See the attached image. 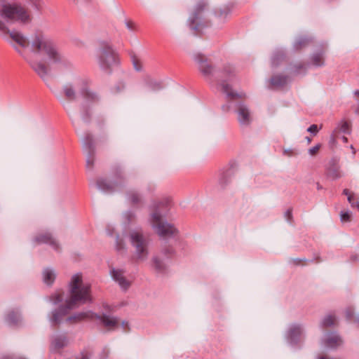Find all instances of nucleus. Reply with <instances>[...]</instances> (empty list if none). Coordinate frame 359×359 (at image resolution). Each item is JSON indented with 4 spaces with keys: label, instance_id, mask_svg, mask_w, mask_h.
Masks as SVG:
<instances>
[{
    "label": "nucleus",
    "instance_id": "obj_1",
    "mask_svg": "<svg viewBox=\"0 0 359 359\" xmlns=\"http://www.w3.org/2000/svg\"><path fill=\"white\" fill-rule=\"evenodd\" d=\"M0 32L6 39L23 56L24 59L29 65L33 71L43 80L47 79L50 72V65L44 60H39V56L44 55L48 61L53 64L70 65V62L60 51L56 43L50 38L41 32H36L34 34L31 41V49L32 55H22L20 48L28 46L27 39L20 32L11 31L5 22L0 20Z\"/></svg>",
    "mask_w": 359,
    "mask_h": 359
},
{
    "label": "nucleus",
    "instance_id": "obj_2",
    "mask_svg": "<svg viewBox=\"0 0 359 359\" xmlns=\"http://www.w3.org/2000/svg\"><path fill=\"white\" fill-rule=\"evenodd\" d=\"M69 299L64 305L53 310L50 315V321L53 327L58 326L69 312L81 304L90 303L93 301L90 285L83 283L81 273L74 274L69 283Z\"/></svg>",
    "mask_w": 359,
    "mask_h": 359
},
{
    "label": "nucleus",
    "instance_id": "obj_3",
    "mask_svg": "<svg viewBox=\"0 0 359 359\" xmlns=\"http://www.w3.org/2000/svg\"><path fill=\"white\" fill-rule=\"evenodd\" d=\"M27 4H4L0 9V16L7 22H20L27 24L32 21V15L28 6H31L36 12L42 9L41 0H26Z\"/></svg>",
    "mask_w": 359,
    "mask_h": 359
},
{
    "label": "nucleus",
    "instance_id": "obj_4",
    "mask_svg": "<svg viewBox=\"0 0 359 359\" xmlns=\"http://www.w3.org/2000/svg\"><path fill=\"white\" fill-rule=\"evenodd\" d=\"M171 201L165 198L159 202L156 207L154 212L151 214V224L158 235L163 238L175 237L178 233L177 229L172 224L163 221L161 208L168 210Z\"/></svg>",
    "mask_w": 359,
    "mask_h": 359
},
{
    "label": "nucleus",
    "instance_id": "obj_5",
    "mask_svg": "<svg viewBox=\"0 0 359 359\" xmlns=\"http://www.w3.org/2000/svg\"><path fill=\"white\" fill-rule=\"evenodd\" d=\"M210 4L208 0H196L189 11L188 25L195 32L210 24L208 18Z\"/></svg>",
    "mask_w": 359,
    "mask_h": 359
},
{
    "label": "nucleus",
    "instance_id": "obj_6",
    "mask_svg": "<svg viewBox=\"0 0 359 359\" xmlns=\"http://www.w3.org/2000/svg\"><path fill=\"white\" fill-rule=\"evenodd\" d=\"M130 239L132 245L135 248V262L144 261L149 255V237L142 231L136 230L130 232Z\"/></svg>",
    "mask_w": 359,
    "mask_h": 359
},
{
    "label": "nucleus",
    "instance_id": "obj_7",
    "mask_svg": "<svg viewBox=\"0 0 359 359\" xmlns=\"http://www.w3.org/2000/svg\"><path fill=\"white\" fill-rule=\"evenodd\" d=\"M113 181L107 182L104 179H99L97 181V187L101 191L106 193H111L116 187H123L126 176L123 168L120 165H116L112 168Z\"/></svg>",
    "mask_w": 359,
    "mask_h": 359
},
{
    "label": "nucleus",
    "instance_id": "obj_8",
    "mask_svg": "<svg viewBox=\"0 0 359 359\" xmlns=\"http://www.w3.org/2000/svg\"><path fill=\"white\" fill-rule=\"evenodd\" d=\"M98 63L101 69L109 71L118 63V56L109 43L102 41L97 55Z\"/></svg>",
    "mask_w": 359,
    "mask_h": 359
},
{
    "label": "nucleus",
    "instance_id": "obj_9",
    "mask_svg": "<svg viewBox=\"0 0 359 359\" xmlns=\"http://www.w3.org/2000/svg\"><path fill=\"white\" fill-rule=\"evenodd\" d=\"M222 77L224 79H222L221 83H218V86L221 88V90L226 95L228 99L235 100L245 97L243 93H238L233 92L230 85L227 83L228 81H233L236 79V71L231 65H227L224 66Z\"/></svg>",
    "mask_w": 359,
    "mask_h": 359
},
{
    "label": "nucleus",
    "instance_id": "obj_10",
    "mask_svg": "<svg viewBox=\"0 0 359 359\" xmlns=\"http://www.w3.org/2000/svg\"><path fill=\"white\" fill-rule=\"evenodd\" d=\"M194 60L203 76L210 83L212 82L215 67L208 58L203 54L197 53L194 55Z\"/></svg>",
    "mask_w": 359,
    "mask_h": 359
},
{
    "label": "nucleus",
    "instance_id": "obj_11",
    "mask_svg": "<svg viewBox=\"0 0 359 359\" xmlns=\"http://www.w3.org/2000/svg\"><path fill=\"white\" fill-rule=\"evenodd\" d=\"M76 87L79 89L81 96L89 102H95L99 100L97 94L89 88V81L81 79L76 81Z\"/></svg>",
    "mask_w": 359,
    "mask_h": 359
},
{
    "label": "nucleus",
    "instance_id": "obj_12",
    "mask_svg": "<svg viewBox=\"0 0 359 359\" xmlns=\"http://www.w3.org/2000/svg\"><path fill=\"white\" fill-rule=\"evenodd\" d=\"M83 148L88 154L86 159V167L88 169H92L94 165L95 160V145L94 140L92 135L86 133L83 138Z\"/></svg>",
    "mask_w": 359,
    "mask_h": 359
},
{
    "label": "nucleus",
    "instance_id": "obj_13",
    "mask_svg": "<svg viewBox=\"0 0 359 359\" xmlns=\"http://www.w3.org/2000/svg\"><path fill=\"white\" fill-rule=\"evenodd\" d=\"M34 241L38 244H48L55 251H59L60 249L57 241L48 232L38 234L35 236Z\"/></svg>",
    "mask_w": 359,
    "mask_h": 359
},
{
    "label": "nucleus",
    "instance_id": "obj_14",
    "mask_svg": "<svg viewBox=\"0 0 359 359\" xmlns=\"http://www.w3.org/2000/svg\"><path fill=\"white\" fill-rule=\"evenodd\" d=\"M110 272L113 279L118 283L123 290H126L130 286V282L124 276L125 271L123 270L111 268Z\"/></svg>",
    "mask_w": 359,
    "mask_h": 359
},
{
    "label": "nucleus",
    "instance_id": "obj_15",
    "mask_svg": "<svg viewBox=\"0 0 359 359\" xmlns=\"http://www.w3.org/2000/svg\"><path fill=\"white\" fill-rule=\"evenodd\" d=\"M326 175L328 177L332 180H337L341 177L342 174L340 170V165L338 160L333 158L329 162L326 169Z\"/></svg>",
    "mask_w": 359,
    "mask_h": 359
},
{
    "label": "nucleus",
    "instance_id": "obj_16",
    "mask_svg": "<svg viewBox=\"0 0 359 359\" xmlns=\"http://www.w3.org/2000/svg\"><path fill=\"white\" fill-rule=\"evenodd\" d=\"M94 318L100 320L102 324L109 330H112L118 326V320L115 317H110L106 314L99 316L94 313Z\"/></svg>",
    "mask_w": 359,
    "mask_h": 359
},
{
    "label": "nucleus",
    "instance_id": "obj_17",
    "mask_svg": "<svg viewBox=\"0 0 359 359\" xmlns=\"http://www.w3.org/2000/svg\"><path fill=\"white\" fill-rule=\"evenodd\" d=\"M238 120L241 125L248 126L251 122L250 113L246 105L240 104L237 110Z\"/></svg>",
    "mask_w": 359,
    "mask_h": 359
},
{
    "label": "nucleus",
    "instance_id": "obj_18",
    "mask_svg": "<svg viewBox=\"0 0 359 359\" xmlns=\"http://www.w3.org/2000/svg\"><path fill=\"white\" fill-rule=\"evenodd\" d=\"M288 79V76L285 75H274L269 80V87L270 88H283L287 84Z\"/></svg>",
    "mask_w": 359,
    "mask_h": 359
},
{
    "label": "nucleus",
    "instance_id": "obj_19",
    "mask_svg": "<svg viewBox=\"0 0 359 359\" xmlns=\"http://www.w3.org/2000/svg\"><path fill=\"white\" fill-rule=\"evenodd\" d=\"M68 339L66 334L55 336L51 341V350L58 351L67 345Z\"/></svg>",
    "mask_w": 359,
    "mask_h": 359
},
{
    "label": "nucleus",
    "instance_id": "obj_20",
    "mask_svg": "<svg viewBox=\"0 0 359 359\" xmlns=\"http://www.w3.org/2000/svg\"><path fill=\"white\" fill-rule=\"evenodd\" d=\"M94 318V313L91 311L80 312L70 316L66 318V321L70 324L76 323L86 319Z\"/></svg>",
    "mask_w": 359,
    "mask_h": 359
},
{
    "label": "nucleus",
    "instance_id": "obj_21",
    "mask_svg": "<svg viewBox=\"0 0 359 359\" xmlns=\"http://www.w3.org/2000/svg\"><path fill=\"white\" fill-rule=\"evenodd\" d=\"M324 344L326 347L335 348L342 344V340L338 334L330 333L324 339Z\"/></svg>",
    "mask_w": 359,
    "mask_h": 359
},
{
    "label": "nucleus",
    "instance_id": "obj_22",
    "mask_svg": "<svg viewBox=\"0 0 359 359\" xmlns=\"http://www.w3.org/2000/svg\"><path fill=\"white\" fill-rule=\"evenodd\" d=\"M302 333V329L299 325H292L287 332V338L290 343L296 344L299 341Z\"/></svg>",
    "mask_w": 359,
    "mask_h": 359
},
{
    "label": "nucleus",
    "instance_id": "obj_23",
    "mask_svg": "<svg viewBox=\"0 0 359 359\" xmlns=\"http://www.w3.org/2000/svg\"><path fill=\"white\" fill-rule=\"evenodd\" d=\"M151 266L158 273H165L166 272V265L158 255H154L151 259Z\"/></svg>",
    "mask_w": 359,
    "mask_h": 359
},
{
    "label": "nucleus",
    "instance_id": "obj_24",
    "mask_svg": "<svg viewBox=\"0 0 359 359\" xmlns=\"http://www.w3.org/2000/svg\"><path fill=\"white\" fill-rule=\"evenodd\" d=\"M230 13L231 8L228 6L217 9L215 11V15L217 19L218 22H223L226 20V18L230 15Z\"/></svg>",
    "mask_w": 359,
    "mask_h": 359
},
{
    "label": "nucleus",
    "instance_id": "obj_25",
    "mask_svg": "<svg viewBox=\"0 0 359 359\" xmlns=\"http://www.w3.org/2000/svg\"><path fill=\"white\" fill-rule=\"evenodd\" d=\"M325 51L315 53L311 57V63L316 67H322L325 65Z\"/></svg>",
    "mask_w": 359,
    "mask_h": 359
},
{
    "label": "nucleus",
    "instance_id": "obj_26",
    "mask_svg": "<svg viewBox=\"0 0 359 359\" xmlns=\"http://www.w3.org/2000/svg\"><path fill=\"white\" fill-rule=\"evenodd\" d=\"M63 93L69 101L75 100L76 98V93L75 88L72 84H67L63 87Z\"/></svg>",
    "mask_w": 359,
    "mask_h": 359
},
{
    "label": "nucleus",
    "instance_id": "obj_27",
    "mask_svg": "<svg viewBox=\"0 0 359 359\" xmlns=\"http://www.w3.org/2000/svg\"><path fill=\"white\" fill-rule=\"evenodd\" d=\"M43 282L46 285H50L55 281V274L54 273V272L52 270H50L49 269H46L43 272Z\"/></svg>",
    "mask_w": 359,
    "mask_h": 359
},
{
    "label": "nucleus",
    "instance_id": "obj_28",
    "mask_svg": "<svg viewBox=\"0 0 359 359\" xmlns=\"http://www.w3.org/2000/svg\"><path fill=\"white\" fill-rule=\"evenodd\" d=\"M6 320L7 323L10 325H18V323L20 320V316L18 312L11 311L8 312V313L7 314Z\"/></svg>",
    "mask_w": 359,
    "mask_h": 359
},
{
    "label": "nucleus",
    "instance_id": "obj_29",
    "mask_svg": "<svg viewBox=\"0 0 359 359\" xmlns=\"http://www.w3.org/2000/svg\"><path fill=\"white\" fill-rule=\"evenodd\" d=\"M311 43V39L307 37H300L294 43L295 50H299L307 46Z\"/></svg>",
    "mask_w": 359,
    "mask_h": 359
},
{
    "label": "nucleus",
    "instance_id": "obj_30",
    "mask_svg": "<svg viewBox=\"0 0 359 359\" xmlns=\"http://www.w3.org/2000/svg\"><path fill=\"white\" fill-rule=\"evenodd\" d=\"M128 196L130 202L134 205H138L142 203L141 196L137 191H129Z\"/></svg>",
    "mask_w": 359,
    "mask_h": 359
},
{
    "label": "nucleus",
    "instance_id": "obj_31",
    "mask_svg": "<svg viewBox=\"0 0 359 359\" xmlns=\"http://www.w3.org/2000/svg\"><path fill=\"white\" fill-rule=\"evenodd\" d=\"M336 323V318L334 315L329 314L326 316L322 323L321 326L322 327H332L335 325Z\"/></svg>",
    "mask_w": 359,
    "mask_h": 359
},
{
    "label": "nucleus",
    "instance_id": "obj_32",
    "mask_svg": "<svg viewBox=\"0 0 359 359\" xmlns=\"http://www.w3.org/2000/svg\"><path fill=\"white\" fill-rule=\"evenodd\" d=\"M64 292L62 291H57L49 297V300L53 304H57L63 301Z\"/></svg>",
    "mask_w": 359,
    "mask_h": 359
},
{
    "label": "nucleus",
    "instance_id": "obj_33",
    "mask_svg": "<svg viewBox=\"0 0 359 359\" xmlns=\"http://www.w3.org/2000/svg\"><path fill=\"white\" fill-rule=\"evenodd\" d=\"M284 59V55L281 52L275 53L271 59V65L273 67H277L280 61Z\"/></svg>",
    "mask_w": 359,
    "mask_h": 359
},
{
    "label": "nucleus",
    "instance_id": "obj_34",
    "mask_svg": "<svg viewBox=\"0 0 359 359\" xmlns=\"http://www.w3.org/2000/svg\"><path fill=\"white\" fill-rule=\"evenodd\" d=\"M131 60L133 64L134 68L137 71H140L142 69V65L139 57L135 54L131 55Z\"/></svg>",
    "mask_w": 359,
    "mask_h": 359
},
{
    "label": "nucleus",
    "instance_id": "obj_35",
    "mask_svg": "<svg viewBox=\"0 0 359 359\" xmlns=\"http://www.w3.org/2000/svg\"><path fill=\"white\" fill-rule=\"evenodd\" d=\"M148 86L151 90H158L163 88V84L161 81L152 80L148 83Z\"/></svg>",
    "mask_w": 359,
    "mask_h": 359
},
{
    "label": "nucleus",
    "instance_id": "obj_36",
    "mask_svg": "<svg viewBox=\"0 0 359 359\" xmlns=\"http://www.w3.org/2000/svg\"><path fill=\"white\" fill-rule=\"evenodd\" d=\"M161 253L166 258H171L175 255V250L172 247L168 246L163 249Z\"/></svg>",
    "mask_w": 359,
    "mask_h": 359
},
{
    "label": "nucleus",
    "instance_id": "obj_37",
    "mask_svg": "<svg viewBox=\"0 0 359 359\" xmlns=\"http://www.w3.org/2000/svg\"><path fill=\"white\" fill-rule=\"evenodd\" d=\"M125 249V245L123 239L120 238L118 236L116 239V250L118 252H121Z\"/></svg>",
    "mask_w": 359,
    "mask_h": 359
},
{
    "label": "nucleus",
    "instance_id": "obj_38",
    "mask_svg": "<svg viewBox=\"0 0 359 359\" xmlns=\"http://www.w3.org/2000/svg\"><path fill=\"white\" fill-rule=\"evenodd\" d=\"M348 201L353 208H357L359 210V201L355 196H349Z\"/></svg>",
    "mask_w": 359,
    "mask_h": 359
},
{
    "label": "nucleus",
    "instance_id": "obj_39",
    "mask_svg": "<svg viewBox=\"0 0 359 359\" xmlns=\"http://www.w3.org/2000/svg\"><path fill=\"white\" fill-rule=\"evenodd\" d=\"M126 87V85L124 82L119 81L118 82L116 86L112 88V92L114 93H118L121 92Z\"/></svg>",
    "mask_w": 359,
    "mask_h": 359
},
{
    "label": "nucleus",
    "instance_id": "obj_40",
    "mask_svg": "<svg viewBox=\"0 0 359 359\" xmlns=\"http://www.w3.org/2000/svg\"><path fill=\"white\" fill-rule=\"evenodd\" d=\"M340 216L342 222H347L351 220V213L348 211L341 212Z\"/></svg>",
    "mask_w": 359,
    "mask_h": 359
},
{
    "label": "nucleus",
    "instance_id": "obj_41",
    "mask_svg": "<svg viewBox=\"0 0 359 359\" xmlns=\"http://www.w3.org/2000/svg\"><path fill=\"white\" fill-rule=\"evenodd\" d=\"M341 130L344 133L349 134L350 133V124L347 121H344L341 125Z\"/></svg>",
    "mask_w": 359,
    "mask_h": 359
},
{
    "label": "nucleus",
    "instance_id": "obj_42",
    "mask_svg": "<svg viewBox=\"0 0 359 359\" xmlns=\"http://www.w3.org/2000/svg\"><path fill=\"white\" fill-rule=\"evenodd\" d=\"M319 128L317 125L312 124L307 128V131L313 135H316L318 133Z\"/></svg>",
    "mask_w": 359,
    "mask_h": 359
},
{
    "label": "nucleus",
    "instance_id": "obj_43",
    "mask_svg": "<svg viewBox=\"0 0 359 359\" xmlns=\"http://www.w3.org/2000/svg\"><path fill=\"white\" fill-rule=\"evenodd\" d=\"M126 25L129 30H131V31L137 30V26H136L135 23L131 20H127L126 22Z\"/></svg>",
    "mask_w": 359,
    "mask_h": 359
},
{
    "label": "nucleus",
    "instance_id": "obj_44",
    "mask_svg": "<svg viewBox=\"0 0 359 359\" xmlns=\"http://www.w3.org/2000/svg\"><path fill=\"white\" fill-rule=\"evenodd\" d=\"M320 147H321V144H316V146L313 147L312 148L309 149V154L311 156L316 155L318 152Z\"/></svg>",
    "mask_w": 359,
    "mask_h": 359
},
{
    "label": "nucleus",
    "instance_id": "obj_45",
    "mask_svg": "<svg viewBox=\"0 0 359 359\" xmlns=\"http://www.w3.org/2000/svg\"><path fill=\"white\" fill-rule=\"evenodd\" d=\"M290 262L292 264L298 266V265H301V264H304L307 262V260L297 258V259H292Z\"/></svg>",
    "mask_w": 359,
    "mask_h": 359
},
{
    "label": "nucleus",
    "instance_id": "obj_46",
    "mask_svg": "<svg viewBox=\"0 0 359 359\" xmlns=\"http://www.w3.org/2000/svg\"><path fill=\"white\" fill-rule=\"evenodd\" d=\"M90 356V353L87 351H84L81 352V356L78 359H89Z\"/></svg>",
    "mask_w": 359,
    "mask_h": 359
},
{
    "label": "nucleus",
    "instance_id": "obj_47",
    "mask_svg": "<svg viewBox=\"0 0 359 359\" xmlns=\"http://www.w3.org/2000/svg\"><path fill=\"white\" fill-rule=\"evenodd\" d=\"M346 317L348 320H351L353 317V311L351 309H347L346 310Z\"/></svg>",
    "mask_w": 359,
    "mask_h": 359
},
{
    "label": "nucleus",
    "instance_id": "obj_48",
    "mask_svg": "<svg viewBox=\"0 0 359 359\" xmlns=\"http://www.w3.org/2000/svg\"><path fill=\"white\" fill-rule=\"evenodd\" d=\"M285 216L287 218V221L290 222L292 218V209H288L285 213Z\"/></svg>",
    "mask_w": 359,
    "mask_h": 359
},
{
    "label": "nucleus",
    "instance_id": "obj_49",
    "mask_svg": "<svg viewBox=\"0 0 359 359\" xmlns=\"http://www.w3.org/2000/svg\"><path fill=\"white\" fill-rule=\"evenodd\" d=\"M126 217L128 220V222H132V220L133 219V218L135 217V215L133 212H128L126 213Z\"/></svg>",
    "mask_w": 359,
    "mask_h": 359
},
{
    "label": "nucleus",
    "instance_id": "obj_50",
    "mask_svg": "<svg viewBox=\"0 0 359 359\" xmlns=\"http://www.w3.org/2000/svg\"><path fill=\"white\" fill-rule=\"evenodd\" d=\"M121 325H122V327H123V330H124L125 332H127V331H128V330H129V325H128V322H126V321H123V322H122V323H121Z\"/></svg>",
    "mask_w": 359,
    "mask_h": 359
},
{
    "label": "nucleus",
    "instance_id": "obj_51",
    "mask_svg": "<svg viewBox=\"0 0 359 359\" xmlns=\"http://www.w3.org/2000/svg\"><path fill=\"white\" fill-rule=\"evenodd\" d=\"M343 194L347 196V198L349 197V196H355L353 193H351L350 191L347 189H344Z\"/></svg>",
    "mask_w": 359,
    "mask_h": 359
},
{
    "label": "nucleus",
    "instance_id": "obj_52",
    "mask_svg": "<svg viewBox=\"0 0 359 359\" xmlns=\"http://www.w3.org/2000/svg\"><path fill=\"white\" fill-rule=\"evenodd\" d=\"M296 69H295V72L298 73L299 71L301 69H303L304 68V65L303 64H299L297 65L296 67Z\"/></svg>",
    "mask_w": 359,
    "mask_h": 359
},
{
    "label": "nucleus",
    "instance_id": "obj_53",
    "mask_svg": "<svg viewBox=\"0 0 359 359\" xmlns=\"http://www.w3.org/2000/svg\"><path fill=\"white\" fill-rule=\"evenodd\" d=\"M2 359H25V358H13V356L6 355V356H4Z\"/></svg>",
    "mask_w": 359,
    "mask_h": 359
},
{
    "label": "nucleus",
    "instance_id": "obj_54",
    "mask_svg": "<svg viewBox=\"0 0 359 359\" xmlns=\"http://www.w3.org/2000/svg\"><path fill=\"white\" fill-rule=\"evenodd\" d=\"M358 259V256H357V255H352V256L351 257V260L352 262H355V261H357Z\"/></svg>",
    "mask_w": 359,
    "mask_h": 359
},
{
    "label": "nucleus",
    "instance_id": "obj_55",
    "mask_svg": "<svg viewBox=\"0 0 359 359\" xmlns=\"http://www.w3.org/2000/svg\"><path fill=\"white\" fill-rule=\"evenodd\" d=\"M88 118H89V114H88V112H86V114L85 116H83V119H84L85 121H88Z\"/></svg>",
    "mask_w": 359,
    "mask_h": 359
},
{
    "label": "nucleus",
    "instance_id": "obj_56",
    "mask_svg": "<svg viewBox=\"0 0 359 359\" xmlns=\"http://www.w3.org/2000/svg\"><path fill=\"white\" fill-rule=\"evenodd\" d=\"M219 182H220V184H222V186H223V185H224V184H226V182H224V181H223V179H221Z\"/></svg>",
    "mask_w": 359,
    "mask_h": 359
},
{
    "label": "nucleus",
    "instance_id": "obj_57",
    "mask_svg": "<svg viewBox=\"0 0 359 359\" xmlns=\"http://www.w3.org/2000/svg\"><path fill=\"white\" fill-rule=\"evenodd\" d=\"M306 138L308 142V144H310L311 142V139L309 137H306Z\"/></svg>",
    "mask_w": 359,
    "mask_h": 359
},
{
    "label": "nucleus",
    "instance_id": "obj_58",
    "mask_svg": "<svg viewBox=\"0 0 359 359\" xmlns=\"http://www.w3.org/2000/svg\"><path fill=\"white\" fill-rule=\"evenodd\" d=\"M343 141H344V142H347V141H348L347 137L344 136V137H343Z\"/></svg>",
    "mask_w": 359,
    "mask_h": 359
},
{
    "label": "nucleus",
    "instance_id": "obj_59",
    "mask_svg": "<svg viewBox=\"0 0 359 359\" xmlns=\"http://www.w3.org/2000/svg\"><path fill=\"white\" fill-rule=\"evenodd\" d=\"M355 94L359 97V90L355 91Z\"/></svg>",
    "mask_w": 359,
    "mask_h": 359
},
{
    "label": "nucleus",
    "instance_id": "obj_60",
    "mask_svg": "<svg viewBox=\"0 0 359 359\" xmlns=\"http://www.w3.org/2000/svg\"><path fill=\"white\" fill-rule=\"evenodd\" d=\"M351 148L353 149V154H355V149H354L353 147V146H351Z\"/></svg>",
    "mask_w": 359,
    "mask_h": 359
}]
</instances>
